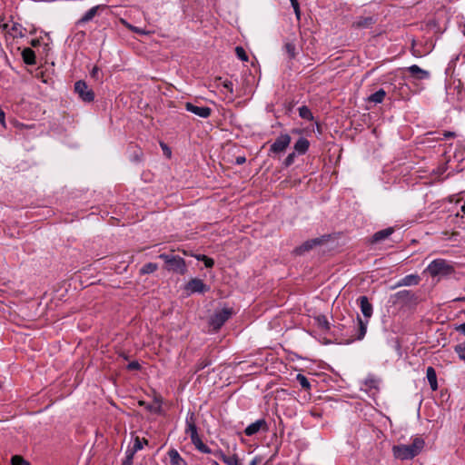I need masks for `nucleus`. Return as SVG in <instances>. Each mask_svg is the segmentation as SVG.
I'll list each match as a JSON object with an SVG mask.
<instances>
[{"instance_id": "obj_38", "label": "nucleus", "mask_w": 465, "mask_h": 465, "mask_svg": "<svg viewBox=\"0 0 465 465\" xmlns=\"http://www.w3.org/2000/svg\"><path fill=\"white\" fill-rule=\"evenodd\" d=\"M12 465H30L22 456L15 455L11 458Z\"/></svg>"}, {"instance_id": "obj_10", "label": "nucleus", "mask_w": 465, "mask_h": 465, "mask_svg": "<svg viewBox=\"0 0 465 465\" xmlns=\"http://www.w3.org/2000/svg\"><path fill=\"white\" fill-rule=\"evenodd\" d=\"M378 22L377 15H359L352 23V27L356 29H369Z\"/></svg>"}, {"instance_id": "obj_2", "label": "nucleus", "mask_w": 465, "mask_h": 465, "mask_svg": "<svg viewBox=\"0 0 465 465\" xmlns=\"http://www.w3.org/2000/svg\"><path fill=\"white\" fill-rule=\"evenodd\" d=\"M425 442L420 437L413 439L409 445L400 444L392 447V453L396 459L401 460H411L420 454L424 448Z\"/></svg>"}, {"instance_id": "obj_1", "label": "nucleus", "mask_w": 465, "mask_h": 465, "mask_svg": "<svg viewBox=\"0 0 465 465\" xmlns=\"http://www.w3.org/2000/svg\"><path fill=\"white\" fill-rule=\"evenodd\" d=\"M368 321L363 322L362 319L357 316V326L353 319H351L347 323H337L332 326L330 332L334 337L339 344H351L355 341H361L367 331Z\"/></svg>"}, {"instance_id": "obj_12", "label": "nucleus", "mask_w": 465, "mask_h": 465, "mask_svg": "<svg viewBox=\"0 0 465 465\" xmlns=\"http://www.w3.org/2000/svg\"><path fill=\"white\" fill-rule=\"evenodd\" d=\"M260 430L264 432L269 430L268 424L264 419L257 420L256 421L248 425L244 430V434L250 437L258 433Z\"/></svg>"}, {"instance_id": "obj_18", "label": "nucleus", "mask_w": 465, "mask_h": 465, "mask_svg": "<svg viewBox=\"0 0 465 465\" xmlns=\"http://www.w3.org/2000/svg\"><path fill=\"white\" fill-rule=\"evenodd\" d=\"M22 58L25 64L35 65L36 64L35 53L30 47H26L22 51Z\"/></svg>"}, {"instance_id": "obj_47", "label": "nucleus", "mask_w": 465, "mask_h": 465, "mask_svg": "<svg viewBox=\"0 0 465 465\" xmlns=\"http://www.w3.org/2000/svg\"><path fill=\"white\" fill-rule=\"evenodd\" d=\"M223 86L227 89V91L232 94H233V84L231 81L225 80L223 82Z\"/></svg>"}, {"instance_id": "obj_29", "label": "nucleus", "mask_w": 465, "mask_h": 465, "mask_svg": "<svg viewBox=\"0 0 465 465\" xmlns=\"http://www.w3.org/2000/svg\"><path fill=\"white\" fill-rule=\"evenodd\" d=\"M143 444H148V440L144 438L140 439L138 436L135 437L134 446L131 450H128L132 453H135L136 451L142 450L143 448Z\"/></svg>"}, {"instance_id": "obj_64", "label": "nucleus", "mask_w": 465, "mask_h": 465, "mask_svg": "<svg viewBox=\"0 0 465 465\" xmlns=\"http://www.w3.org/2000/svg\"><path fill=\"white\" fill-rule=\"evenodd\" d=\"M2 387V381H0V388Z\"/></svg>"}, {"instance_id": "obj_46", "label": "nucleus", "mask_w": 465, "mask_h": 465, "mask_svg": "<svg viewBox=\"0 0 465 465\" xmlns=\"http://www.w3.org/2000/svg\"><path fill=\"white\" fill-rule=\"evenodd\" d=\"M90 75L96 81L100 80V69L97 66H94L90 72Z\"/></svg>"}, {"instance_id": "obj_6", "label": "nucleus", "mask_w": 465, "mask_h": 465, "mask_svg": "<svg viewBox=\"0 0 465 465\" xmlns=\"http://www.w3.org/2000/svg\"><path fill=\"white\" fill-rule=\"evenodd\" d=\"M330 239H331V235L324 234L318 238L307 240L302 244H301L300 246L295 248L294 252L296 254L302 255V254L305 253L306 252H309L317 246L323 245L324 243L329 242Z\"/></svg>"}, {"instance_id": "obj_36", "label": "nucleus", "mask_w": 465, "mask_h": 465, "mask_svg": "<svg viewBox=\"0 0 465 465\" xmlns=\"http://www.w3.org/2000/svg\"><path fill=\"white\" fill-rule=\"evenodd\" d=\"M235 54H236V56L243 62H247L249 60L248 54H246V52L242 46H236Z\"/></svg>"}, {"instance_id": "obj_15", "label": "nucleus", "mask_w": 465, "mask_h": 465, "mask_svg": "<svg viewBox=\"0 0 465 465\" xmlns=\"http://www.w3.org/2000/svg\"><path fill=\"white\" fill-rule=\"evenodd\" d=\"M282 50L287 54V56L290 60L296 59V57L298 55V50H297V47L295 45V38L285 39L283 45H282Z\"/></svg>"}, {"instance_id": "obj_20", "label": "nucleus", "mask_w": 465, "mask_h": 465, "mask_svg": "<svg viewBox=\"0 0 465 465\" xmlns=\"http://www.w3.org/2000/svg\"><path fill=\"white\" fill-rule=\"evenodd\" d=\"M171 465H188L187 462L175 449H172L168 451Z\"/></svg>"}, {"instance_id": "obj_5", "label": "nucleus", "mask_w": 465, "mask_h": 465, "mask_svg": "<svg viewBox=\"0 0 465 465\" xmlns=\"http://www.w3.org/2000/svg\"><path fill=\"white\" fill-rule=\"evenodd\" d=\"M232 314V308H223L220 311H215L209 320L210 327H212L213 331H218Z\"/></svg>"}, {"instance_id": "obj_59", "label": "nucleus", "mask_w": 465, "mask_h": 465, "mask_svg": "<svg viewBox=\"0 0 465 465\" xmlns=\"http://www.w3.org/2000/svg\"><path fill=\"white\" fill-rule=\"evenodd\" d=\"M211 465H220L216 460H211Z\"/></svg>"}, {"instance_id": "obj_48", "label": "nucleus", "mask_w": 465, "mask_h": 465, "mask_svg": "<svg viewBox=\"0 0 465 465\" xmlns=\"http://www.w3.org/2000/svg\"><path fill=\"white\" fill-rule=\"evenodd\" d=\"M440 134H441V137L443 138V140L456 137V134L454 132H450V131H443Z\"/></svg>"}, {"instance_id": "obj_19", "label": "nucleus", "mask_w": 465, "mask_h": 465, "mask_svg": "<svg viewBox=\"0 0 465 465\" xmlns=\"http://www.w3.org/2000/svg\"><path fill=\"white\" fill-rule=\"evenodd\" d=\"M394 232L393 228L389 227L375 232L371 238V243H376L387 239Z\"/></svg>"}, {"instance_id": "obj_43", "label": "nucleus", "mask_w": 465, "mask_h": 465, "mask_svg": "<svg viewBox=\"0 0 465 465\" xmlns=\"http://www.w3.org/2000/svg\"><path fill=\"white\" fill-rule=\"evenodd\" d=\"M142 368L141 364L137 361H131L127 366L126 369L128 371H140Z\"/></svg>"}, {"instance_id": "obj_4", "label": "nucleus", "mask_w": 465, "mask_h": 465, "mask_svg": "<svg viewBox=\"0 0 465 465\" xmlns=\"http://www.w3.org/2000/svg\"><path fill=\"white\" fill-rule=\"evenodd\" d=\"M159 258L165 263V269L169 272L184 275L187 272V266L183 258L179 255L161 253Z\"/></svg>"}, {"instance_id": "obj_56", "label": "nucleus", "mask_w": 465, "mask_h": 465, "mask_svg": "<svg viewBox=\"0 0 465 465\" xmlns=\"http://www.w3.org/2000/svg\"><path fill=\"white\" fill-rule=\"evenodd\" d=\"M262 461V459L259 457H254L252 461L250 462V465H258Z\"/></svg>"}, {"instance_id": "obj_14", "label": "nucleus", "mask_w": 465, "mask_h": 465, "mask_svg": "<svg viewBox=\"0 0 465 465\" xmlns=\"http://www.w3.org/2000/svg\"><path fill=\"white\" fill-rule=\"evenodd\" d=\"M185 434H187L190 439L195 438L198 435V429L196 426V418L193 412H191L187 415L185 420Z\"/></svg>"}, {"instance_id": "obj_41", "label": "nucleus", "mask_w": 465, "mask_h": 465, "mask_svg": "<svg viewBox=\"0 0 465 465\" xmlns=\"http://www.w3.org/2000/svg\"><path fill=\"white\" fill-rule=\"evenodd\" d=\"M295 157H296V154L295 153H291L287 155V157L284 159L283 161V165L284 167H289L291 166L293 163H294V160H295Z\"/></svg>"}, {"instance_id": "obj_30", "label": "nucleus", "mask_w": 465, "mask_h": 465, "mask_svg": "<svg viewBox=\"0 0 465 465\" xmlns=\"http://www.w3.org/2000/svg\"><path fill=\"white\" fill-rule=\"evenodd\" d=\"M316 321H317V323H318V326L325 331H331V324L330 322H328L327 318L325 315H320L316 318Z\"/></svg>"}, {"instance_id": "obj_22", "label": "nucleus", "mask_w": 465, "mask_h": 465, "mask_svg": "<svg viewBox=\"0 0 465 465\" xmlns=\"http://www.w3.org/2000/svg\"><path fill=\"white\" fill-rule=\"evenodd\" d=\"M426 375H427V379L430 383V389L432 391H437L438 390V381H437V374H436L435 369L431 366H429L426 371Z\"/></svg>"}, {"instance_id": "obj_9", "label": "nucleus", "mask_w": 465, "mask_h": 465, "mask_svg": "<svg viewBox=\"0 0 465 465\" xmlns=\"http://www.w3.org/2000/svg\"><path fill=\"white\" fill-rule=\"evenodd\" d=\"M210 287L206 285L203 280L199 278L191 279L184 286V291L187 294L192 293H204L209 292Z\"/></svg>"}, {"instance_id": "obj_33", "label": "nucleus", "mask_w": 465, "mask_h": 465, "mask_svg": "<svg viewBox=\"0 0 465 465\" xmlns=\"http://www.w3.org/2000/svg\"><path fill=\"white\" fill-rule=\"evenodd\" d=\"M454 351L457 353L459 359L465 362V342L455 345Z\"/></svg>"}, {"instance_id": "obj_42", "label": "nucleus", "mask_w": 465, "mask_h": 465, "mask_svg": "<svg viewBox=\"0 0 465 465\" xmlns=\"http://www.w3.org/2000/svg\"><path fill=\"white\" fill-rule=\"evenodd\" d=\"M134 454L132 453L131 451L129 450H126L125 452V458L124 460H123L122 464L121 465H133V460H134Z\"/></svg>"}, {"instance_id": "obj_49", "label": "nucleus", "mask_w": 465, "mask_h": 465, "mask_svg": "<svg viewBox=\"0 0 465 465\" xmlns=\"http://www.w3.org/2000/svg\"><path fill=\"white\" fill-rule=\"evenodd\" d=\"M365 385H367L369 388H377V381L373 378H368L365 381Z\"/></svg>"}, {"instance_id": "obj_23", "label": "nucleus", "mask_w": 465, "mask_h": 465, "mask_svg": "<svg viewBox=\"0 0 465 465\" xmlns=\"http://www.w3.org/2000/svg\"><path fill=\"white\" fill-rule=\"evenodd\" d=\"M310 147V142L308 139L304 137H300L298 141L294 143V150L299 154H304L308 151Z\"/></svg>"}, {"instance_id": "obj_13", "label": "nucleus", "mask_w": 465, "mask_h": 465, "mask_svg": "<svg viewBox=\"0 0 465 465\" xmlns=\"http://www.w3.org/2000/svg\"><path fill=\"white\" fill-rule=\"evenodd\" d=\"M185 109L202 118H208L212 114V109L208 106H198L190 102L185 104Z\"/></svg>"}, {"instance_id": "obj_52", "label": "nucleus", "mask_w": 465, "mask_h": 465, "mask_svg": "<svg viewBox=\"0 0 465 465\" xmlns=\"http://www.w3.org/2000/svg\"><path fill=\"white\" fill-rule=\"evenodd\" d=\"M454 330L465 336V322L461 323V324H459V325H456L454 327Z\"/></svg>"}, {"instance_id": "obj_34", "label": "nucleus", "mask_w": 465, "mask_h": 465, "mask_svg": "<svg viewBox=\"0 0 465 465\" xmlns=\"http://www.w3.org/2000/svg\"><path fill=\"white\" fill-rule=\"evenodd\" d=\"M196 259L198 261H201L204 263V266L206 268H213L214 265V260L213 258H210L204 254H199L196 256Z\"/></svg>"}, {"instance_id": "obj_25", "label": "nucleus", "mask_w": 465, "mask_h": 465, "mask_svg": "<svg viewBox=\"0 0 465 465\" xmlns=\"http://www.w3.org/2000/svg\"><path fill=\"white\" fill-rule=\"evenodd\" d=\"M386 92L383 89H379L375 93L371 94L367 100L370 103L381 104L384 100Z\"/></svg>"}, {"instance_id": "obj_53", "label": "nucleus", "mask_w": 465, "mask_h": 465, "mask_svg": "<svg viewBox=\"0 0 465 465\" xmlns=\"http://www.w3.org/2000/svg\"><path fill=\"white\" fill-rule=\"evenodd\" d=\"M293 7V10H294V13H295V15H296V18L298 21L301 20V9H300V5L297 4L296 5H292Z\"/></svg>"}, {"instance_id": "obj_24", "label": "nucleus", "mask_w": 465, "mask_h": 465, "mask_svg": "<svg viewBox=\"0 0 465 465\" xmlns=\"http://www.w3.org/2000/svg\"><path fill=\"white\" fill-rule=\"evenodd\" d=\"M155 401L158 403L157 406H153L144 401H139L138 404L139 406L144 407L150 412L160 413L162 411V400L155 398Z\"/></svg>"}, {"instance_id": "obj_45", "label": "nucleus", "mask_w": 465, "mask_h": 465, "mask_svg": "<svg viewBox=\"0 0 465 465\" xmlns=\"http://www.w3.org/2000/svg\"><path fill=\"white\" fill-rule=\"evenodd\" d=\"M21 25L19 24H14L11 27V31L15 33L14 36H23V33L21 31Z\"/></svg>"}, {"instance_id": "obj_28", "label": "nucleus", "mask_w": 465, "mask_h": 465, "mask_svg": "<svg viewBox=\"0 0 465 465\" xmlns=\"http://www.w3.org/2000/svg\"><path fill=\"white\" fill-rule=\"evenodd\" d=\"M298 111L301 118L308 121L313 120V114L308 106L302 105L299 107Z\"/></svg>"}, {"instance_id": "obj_3", "label": "nucleus", "mask_w": 465, "mask_h": 465, "mask_svg": "<svg viewBox=\"0 0 465 465\" xmlns=\"http://www.w3.org/2000/svg\"><path fill=\"white\" fill-rule=\"evenodd\" d=\"M431 277H446L454 273L455 269L451 262L445 259L433 260L425 270Z\"/></svg>"}, {"instance_id": "obj_63", "label": "nucleus", "mask_w": 465, "mask_h": 465, "mask_svg": "<svg viewBox=\"0 0 465 465\" xmlns=\"http://www.w3.org/2000/svg\"><path fill=\"white\" fill-rule=\"evenodd\" d=\"M4 29H6L8 27L7 24L3 25Z\"/></svg>"}, {"instance_id": "obj_61", "label": "nucleus", "mask_w": 465, "mask_h": 465, "mask_svg": "<svg viewBox=\"0 0 465 465\" xmlns=\"http://www.w3.org/2000/svg\"><path fill=\"white\" fill-rule=\"evenodd\" d=\"M163 150L166 149L165 153H168L169 155L171 154V152L169 151V149L166 146H164V147L163 146Z\"/></svg>"}, {"instance_id": "obj_8", "label": "nucleus", "mask_w": 465, "mask_h": 465, "mask_svg": "<svg viewBox=\"0 0 465 465\" xmlns=\"http://www.w3.org/2000/svg\"><path fill=\"white\" fill-rule=\"evenodd\" d=\"M292 141L291 136L288 134H281L272 143L270 150H269V155L272 153H281L285 152L287 147L290 145Z\"/></svg>"}, {"instance_id": "obj_21", "label": "nucleus", "mask_w": 465, "mask_h": 465, "mask_svg": "<svg viewBox=\"0 0 465 465\" xmlns=\"http://www.w3.org/2000/svg\"><path fill=\"white\" fill-rule=\"evenodd\" d=\"M420 278L418 274H409L403 277L398 283V286L418 285Z\"/></svg>"}, {"instance_id": "obj_37", "label": "nucleus", "mask_w": 465, "mask_h": 465, "mask_svg": "<svg viewBox=\"0 0 465 465\" xmlns=\"http://www.w3.org/2000/svg\"><path fill=\"white\" fill-rule=\"evenodd\" d=\"M134 152L133 153L131 154V161L133 162H135V163H139L141 162L142 160V156H143V153H142V150L140 148H137L136 146L134 147Z\"/></svg>"}, {"instance_id": "obj_40", "label": "nucleus", "mask_w": 465, "mask_h": 465, "mask_svg": "<svg viewBox=\"0 0 465 465\" xmlns=\"http://www.w3.org/2000/svg\"><path fill=\"white\" fill-rule=\"evenodd\" d=\"M429 141H442L441 134L440 132H429L426 134Z\"/></svg>"}, {"instance_id": "obj_26", "label": "nucleus", "mask_w": 465, "mask_h": 465, "mask_svg": "<svg viewBox=\"0 0 465 465\" xmlns=\"http://www.w3.org/2000/svg\"><path fill=\"white\" fill-rule=\"evenodd\" d=\"M211 364L212 360L208 356L199 359L194 365V373L203 370L204 368L208 367Z\"/></svg>"}, {"instance_id": "obj_51", "label": "nucleus", "mask_w": 465, "mask_h": 465, "mask_svg": "<svg viewBox=\"0 0 465 465\" xmlns=\"http://www.w3.org/2000/svg\"><path fill=\"white\" fill-rule=\"evenodd\" d=\"M213 455H215L217 458H219L223 461L225 460V458L227 456L224 454V452L222 450H214Z\"/></svg>"}, {"instance_id": "obj_27", "label": "nucleus", "mask_w": 465, "mask_h": 465, "mask_svg": "<svg viewBox=\"0 0 465 465\" xmlns=\"http://www.w3.org/2000/svg\"><path fill=\"white\" fill-rule=\"evenodd\" d=\"M296 381L299 382V384L303 390L309 391L312 389L311 381L305 375L298 373L296 376Z\"/></svg>"}, {"instance_id": "obj_60", "label": "nucleus", "mask_w": 465, "mask_h": 465, "mask_svg": "<svg viewBox=\"0 0 465 465\" xmlns=\"http://www.w3.org/2000/svg\"><path fill=\"white\" fill-rule=\"evenodd\" d=\"M455 301L465 302V297L457 298V299H455Z\"/></svg>"}, {"instance_id": "obj_7", "label": "nucleus", "mask_w": 465, "mask_h": 465, "mask_svg": "<svg viewBox=\"0 0 465 465\" xmlns=\"http://www.w3.org/2000/svg\"><path fill=\"white\" fill-rule=\"evenodd\" d=\"M74 92L84 103H92L94 101L95 94L94 91L88 87L84 80H79L74 83Z\"/></svg>"}, {"instance_id": "obj_54", "label": "nucleus", "mask_w": 465, "mask_h": 465, "mask_svg": "<svg viewBox=\"0 0 465 465\" xmlns=\"http://www.w3.org/2000/svg\"><path fill=\"white\" fill-rule=\"evenodd\" d=\"M0 124L2 126L5 127V114L1 108H0Z\"/></svg>"}, {"instance_id": "obj_50", "label": "nucleus", "mask_w": 465, "mask_h": 465, "mask_svg": "<svg viewBox=\"0 0 465 465\" xmlns=\"http://www.w3.org/2000/svg\"><path fill=\"white\" fill-rule=\"evenodd\" d=\"M199 451L202 452V453H206V454H213V450H212L206 444H203V446H201V448L199 449Z\"/></svg>"}, {"instance_id": "obj_44", "label": "nucleus", "mask_w": 465, "mask_h": 465, "mask_svg": "<svg viewBox=\"0 0 465 465\" xmlns=\"http://www.w3.org/2000/svg\"><path fill=\"white\" fill-rule=\"evenodd\" d=\"M191 441L192 443L194 445V447L196 448V450H199V449L201 448V446H203L204 443L203 442V440H201L199 434L197 436H195V438H191Z\"/></svg>"}, {"instance_id": "obj_58", "label": "nucleus", "mask_w": 465, "mask_h": 465, "mask_svg": "<svg viewBox=\"0 0 465 465\" xmlns=\"http://www.w3.org/2000/svg\"><path fill=\"white\" fill-rule=\"evenodd\" d=\"M290 1H291L292 5H296L297 4H299L298 0H290Z\"/></svg>"}, {"instance_id": "obj_57", "label": "nucleus", "mask_w": 465, "mask_h": 465, "mask_svg": "<svg viewBox=\"0 0 465 465\" xmlns=\"http://www.w3.org/2000/svg\"><path fill=\"white\" fill-rule=\"evenodd\" d=\"M119 355L123 357L124 360H128V355L126 353L121 352Z\"/></svg>"}, {"instance_id": "obj_35", "label": "nucleus", "mask_w": 465, "mask_h": 465, "mask_svg": "<svg viewBox=\"0 0 465 465\" xmlns=\"http://www.w3.org/2000/svg\"><path fill=\"white\" fill-rule=\"evenodd\" d=\"M410 51L411 54L417 58L422 57L427 54L425 52L420 51L419 48H416V41L414 39L411 41V46Z\"/></svg>"}, {"instance_id": "obj_31", "label": "nucleus", "mask_w": 465, "mask_h": 465, "mask_svg": "<svg viewBox=\"0 0 465 465\" xmlns=\"http://www.w3.org/2000/svg\"><path fill=\"white\" fill-rule=\"evenodd\" d=\"M158 265L154 262H148L145 263L141 269H140V274H150L157 271Z\"/></svg>"}, {"instance_id": "obj_39", "label": "nucleus", "mask_w": 465, "mask_h": 465, "mask_svg": "<svg viewBox=\"0 0 465 465\" xmlns=\"http://www.w3.org/2000/svg\"><path fill=\"white\" fill-rule=\"evenodd\" d=\"M223 462L226 465H241L239 458L236 454H233L232 456H226L225 460H223Z\"/></svg>"}, {"instance_id": "obj_62", "label": "nucleus", "mask_w": 465, "mask_h": 465, "mask_svg": "<svg viewBox=\"0 0 465 465\" xmlns=\"http://www.w3.org/2000/svg\"><path fill=\"white\" fill-rule=\"evenodd\" d=\"M163 150L166 149L165 153H168L169 155L171 154V152L169 151V149L166 146H164V147L163 146Z\"/></svg>"}, {"instance_id": "obj_55", "label": "nucleus", "mask_w": 465, "mask_h": 465, "mask_svg": "<svg viewBox=\"0 0 465 465\" xmlns=\"http://www.w3.org/2000/svg\"><path fill=\"white\" fill-rule=\"evenodd\" d=\"M246 162V158L244 156H237L235 159V163L238 165H242Z\"/></svg>"}, {"instance_id": "obj_11", "label": "nucleus", "mask_w": 465, "mask_h": 465, "mask_svg": "<svg viewBox=\"0 0 465 465\" xmlns=\"http://www.w3.org/2000/svg\"><path fill=\"white\" fill-rule=\"evenodd\" d=\"M402 70L407 72L409 76L413 80L422 81L430 77V73L429 71L420 68L417 64H412L409 67L403 68Z\"/></svg>"}, {"instance_id": "obj_17", "label": "nucleus", "mask_w": 465, "mask_h": 465, "mask_svg": "<svg viewBox=\"0 0 465 465\" xmlns=\"http://www.w3.org/2000/svg\"><path fill=\"white\" fill-rule=\"evenodd\" d=\"M105 5H95L90 8L84 15L76 22L77 25L85 24L91 21L96 15L99 9H104Z\"/></svg>"}, {"instance_id": "obj_16", "label": "nucleus", "mask_w": 465, "mask_h": 465, "mask_svg": "<svg viewBox=\"0 0 465 465\" xmlns=\"http://www.w3.org/2000/svg\"><path fill=\"white\" fill-rule=\"evenodd\" d=\"M360 304L361 311L365 318H371L372 315L373 308L371 303L369 302L367 296H360L357 300Z\"/></svg>"}, {"instance_id": "obj_32", "label": "nucleus", "mask_w": 465, "mask_h": 465, "mask_svg": "<svg viewBox=\"0 0 465 465\" xmlns=\"http://www.w3.org/2000/svg\"><path fill=\"white\" fill-rule=\"evenodd\" d=\"M396 295H397L398 299L403 300V301H411L416 298L415 294L411 291H409V290H403V291L398 292Z\"/></svg>"}]
</instances>
